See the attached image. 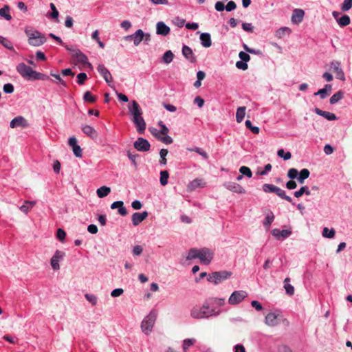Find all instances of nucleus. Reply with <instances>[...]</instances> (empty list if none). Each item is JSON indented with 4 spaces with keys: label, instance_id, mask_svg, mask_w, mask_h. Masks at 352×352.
Listing matches in <instances>:
<instances>
[{
    "label": "nucleus",
    "instance_id": "nucleus-1",
    "mask_svg": "<svg viewBox=\"0 0 352 352\" xmlns=\"http://www.w3.org/2000/svg\"><path fill=\"white\" fill-rule=\"evenodd\" d=\"M210 300H206L201 307H193L190 311V316L196 319L208 318L212 316H217L218 314L210 308Z\"/></svg>",
    "mask_w": 352,
    "mask_h": 352
},
{
    "label": "nucleus",
    "instance_id": "nucleus-2",
    "mask_svg": "<svg viewBox=\"0 0 352 352\" xmlns=\"http://www.w3.org/2000/svg\"><path fill=\"white\" fill-rule=\"evenodd\" d=\"M25 33L28 37V43L30 45L38 47L46 41L45 35L39 31L34 30L32 27H26L25 28Z\"/></svg>",
    "mask_w": 352,
    "mask_h": 352
},
{
    "label": "nucleus",
    "instance_id": "nucleus-3",
    "mask_svg": "<svg viewBox=\"0 0 352 352\" xmlns=\"http://www.w3.org/2000/svg\"><path fill=\"white\" fill-rule=\"evenodd\" d=\"M157 317V311L152 309L149 314L143 319L141 323V329L144 334L148 335L152 331Z\"/></svg>",
    "mask_w": 352,
    "mask_h": 352
},
{
    "label": "nucleus",
    "instance_id": "nucleus-4",
    "mask_svg": "<svg viewBox=\"0 0 352 352\" xmlns=\"http://www.w3.org/2000/svg\"><path fill=\"white\" fill-rule=\"evenodd\" d=\"M262 188L265 192L275 193L277 196H278L281 199H285V200L289 201V203H292V204H294V203H292V199L289 196H287L285 193V191L284 190L280 188L279 187H278L274 184H265L263 185Z\"/></svg>",
    "mask_w": 352,
    "mask_h": 352
},
{
    "label": "nucleus",
    "instance_id": "nucleus-5",
    "mask_svg": "<svg viewBox=\"0 0 352 352\" xmlns=\"http://www.w3.org/2000/svg\"><path fill=\"white\" fill-rule=\"evenodd\" d=\"M64 47L72 53V57L78 63L91 66V64L88 62L87 56L79 49L72 45H64Z\"/></svg>",
    "mask_w": 352,
    "mask_h": 352
},
{
    "label": "nucleus",
    "instance_id": "nucleus-6",
    "mask_svg": "<svg viewBox=\"0 0 352 352\" xmlns=\"http://www.w3.org/2000/svg\"><path fill=\"white\" fill-rule=\"evenodd\" d=\"M232 276V272L228 271L214 272L208 276V281L217 285L222 281L229 278Z\"/></svg>",
    "mask_w": 352,
    "mask_h": 352
},
{
    "label": "nucleus",
    "instance_id": "nucleus-7",
    "mask_svg": "<svg viewBox=\"0 0 352 352\" xmlns=\"http://www.w3.org/2000/svg\"><path fill=\"white\" fill-rule=\"evenodd\" d=\"M248 296V293L243 290L234 291L228 299V303L231 305L239 304Z\"/></svg>",
    "mask_w": 352,
    "mask_h": 352
},
{
    "label": "nucleus",
    "instance_id": "nucleus-8",
    "mask_svg": "<svg viewBox=\"0 0 352 352\" xmlns=\"http://www.w3.org/2000/svg\"><path fill=\"white\" fill-rule=\"evenodd\" d=\"M144 36L145 33L143 30L139 29L134 34L124 36V40L127 41H133L134 45L138 46L144 40Z\"/></svg>",
    "mask_w": 352,
    "mask_h": 352
},
{
    "label": "nucleus",
    "instance_id": "nucleus-9",
    "mask_svg": "<svg viewBox=\"0 0 352 352\" xmlns=\"http://www.w3.org/2000/svg\"><path fill=\"white\" fill-rule=\"evenodd\" d=\"M97 71L103 77L107 85L109 87H113V78L108 69L103 64H100L97 67Z\"/></svg>",
    "mask_w": 352,
    "mask_h": 352
},
{
    "label": "nucleus",
    "instance_id": "nucleus-10",
    "mask_svg": "<svg viewBox=\"0 0 352 352\" xmlns=\"http://www.w3.org/2000/svg\"><path fill=\"white\" fill-rule=\"evenodd\" d=\"M213 252L208 248H202L199 250V258L201 263L208 265L213 258Z\"/></svg>",
    "mask_w": 352,
    "mask_h": 352
},
{
    "label": "nucleus",
    "instance_id": "nucleus-11",
    "mask_svg": "<svg viewBox=\"0 0 352 352\" xmlns=\"http://www.w3.org/2000/svg\"><path fill=\"white\" fill-rule=\"evenodd\" d=\"M133 146L136 150L141 152L148 151L151 147L149 142L141 137L137 139V140L134 142Z\"/></svg>",
    "mask_w": 352,
    "mask_h": 352
},
{
    "label": "nucleus",
    "instance_id": "nucleus-12",
    "mask_svg": "<svg viewBox=\"0 0 352 352\" xmlns=\"http://www.w3.org/2000/svg\"><path fill=\"white\" fill-rule=\"evenodd\" d=\"M330 65L331 68L336 74V78L342 81L345 80L344 73L341 68L340 63L338 60H333L331 63Z\"/></svg>",
    "mask_w": 352,
    "mask_h": 352
},
{
    "label": "nucleus",
    "instance_id": "nucleus-13",
    "mask_svg": "<svg viewBox=\"0 0 352 352\" xmlns=\"http://www.w3.org/2000/svg\"><path fill=\"white\" fill-rule=\"evenodd\" d=\"M65 252L56 250L51 258L50 264L54 270L60 269L59 261L65 256Z\"/></svg>",
    "mask_w": 352,
    "mask_h": 352
},
{
    "label": "nucleus",
    "instance_id": "nucleus-14",
    "mask_svg": "<svg viewBox=\"0 0 352 352\" xmlns=\"http://www.w3.org/2000/svg\"><path fill=\"white\" fill-rule=\"evenodd\" d=\"M17 72L24 78L28 79L30 76L32 69L26 65L24 63H21L16 65Z\"/></svg>",
    "mask_w": 352,
    "mask_h": 352
},
{
    "label": "nucleus",
    "instance_id": "nucleus-15",
    "mask_svg": "<svg viewBox=\"0 0 352 352\" xmlns=\"http://www.w3.org/2000/svg\"><path fill=\"white\" fill-rule=\"evenodd\" d=\"M224 187L234 192H236L239 194H244L245 193V190L239 184L233 182H228L223 184Z\"/></svg>",
    "mask_w": 352,
    "mask_h": 352
},
{
    "label": "nucleus",
    "instance_id": "nucleus-16",
    "mask_svg": "<svg viewBox=\"0 0 352 352\" xmlns=\"http://www.w3.org/2000/svg\"><path fill=\"white\" fill-rule=\"evenodd\" d=\"M28 126V121L23 116H16L12 119L10 123L11 128L22 127L25 128Z\"/></svg>",
    "mask_w": 352,
    "mask_h": 352
},
{
    "label": "nucleus",
    "instance_id": "nucleus-17",
    "mask_svg": "<svg viewBox=\"0 0 352 352\" xmlns=\"http://www.w3.org/2000/svg\"><path fill=\"white\" fill-rule=\"evenodd\" d=\"M148 215L147 211H144L142 212H135L133 214L131 217L132 223L134 226H138L141 222H142Z\"/></svg>",
    "mask_w": 352,
    "mask_h": 352
},
{
    "label": "nucleus",
    "instance_id": "nucleus-18",
    "mask_svg": "<svg viewBox=\"0 0 352 352\" xmlns=\"http://www.w3.org/2000/svg\"><path fill=\"white\" fill-rule=\"evenodd\" d=\"M182 54L185 58L192 63H195L197 61L196 56L192 49L186 45H184L182 47Z\"/></svg>",
    "mask_w": 352,
    "mask_h": 352
},
{
    "label": "nucleus",
    "instance_id": "nucleus-19",
    "mask_svg": "<svg viewBox=\"0 0 352 352\" xmlns=\"http://www.w3.org/2000/svg\"><path fill=\"white\" fill-rule=\"evenodd\" d=\"M129 111L133 116V118L140 117L142 115V110L139 104L135 100H132L131 106L129 107Z\"/></svg>",
    "mask_w": 352,
    "mask_h": 352
},
{
    "label": "nucleus",
    "instance_id": "nucleus-20",
    "mask_svg": "<svg viewBox=\"0 0 352 352\" xmlns=\"http://www.w3.org/2000/svg\"><path fill=\"white\" fill-rule=\"evenodd\" d=\"M279 314H277L274 312H270L267 314L265 318V322L267 325L270 327H275L278 324V317Z\"/></svg>",
    "mask_w": 352,
    "mask_h": 352
},
{
    "label": "nucleus",
    "instance_id": "nucleus-21",
    "mask_svg": "<svg viewBox=\"0 0 352 352\" xmlns=\"http://www.w3.org/2000/svg\"><path fill=\"white\" fill-rule=\"evenodd\" d=\"M305 12L302 9L296 8L293 11L292 15V21L294 24H298L303 20Z\"/></svg>",
    "mask_w": 352,
    "mask_h": 352
},
{
    "label": "nucleus",
    "instance_id": "nucleus-22",
    "mask_svg": "<svg viewBox=\"0 0 352 352\" xmlns=\"http://www.w3.org/2000/svg\"><path fill=\"white\" fill-rule=\"evenodd\" d=\"M133 122L136 126L138 133L139 134L144 133L146 129V122L142 116L133 118Z\"/></svg>",
    "mask_w": 352,
    "mask_h": 352
},
{
    "label": "nucleus",
    "instance_id": "nucleus-23",
    "mask_svg": "<svg viewBox=\"0 0 352 352\" xmlns=\"http://www.w3.org/2000/svg\"><path fill=\"white\" fill-rule=\"evenodd\" d=\"M111 209L118 208V212L121 216H126L128 214V211L126 208L124 206V202L122 201H116L111 204Z\"/></svg>",
    "mask_w": 352,
    "mask_h": 352
},
{
    "label": "nucleus",
    "instance_id": "nucleus-24",
    "mask_svg": "<svg viewBox=\"0 0 352 352\" xmlns=\"http://www.w3.org/2000/svg\"><path fill=\"white\" fill-rule=\"evenodd\" d=\"M170 29L164 22L160 21L156 25V33L159 35L166 36L170 33Z\"/></svg>",
    "mask_w": 352,
    "mask_h": 352
},
{
    "label": "nucleus",
    "instance_id": "nucleus-25",
    "mask_svg": "<svg viewBox=\"0 0 352 352\" xmlns=\"http://www.w3.org/2000/svg\"><path fill=\"white\" fill-rule=\"evenodd\" d=\"M314 112L316 114L324 117V118H326L327 120H328L329 121L336 120L337 119L336 116L333 113L322 111V110L320 109L319 108H315Z\"/></svg>",
    "mask_w": 352,
    "mask_h": 352
},
{
    "label": "nucleus",
    "instance_id": "nucleus-26",
    "mask_svg": "<svg viewBox=\"0 0 352 352\" xmlns=\"http://www.w3.org/2000/svg\"><path fill=\"white\" fill-rule=\"evenodd\" d=\"M82 131L86 135L91 139H96L98 137L97 131L90 125L82 126Z\"/></svg>",
    "mask_w": 352,
    "mask_h": 352
},
{
    "label": "nucleus",
    "instance_id": "nucleus-27",
    "mask_svg": "<svg viewBox=\"0 0 352 352\" xmlns=\"http://www.w3.org/2000/svg\"><path fill=\"white\" fill-rule=\"evenodd\" d=\"M201 44L204 47H210L212 45L211 36L209 33L204 32L200 35Z\"/></svg>",
    "mask_w": 352,
    "mask_h": 352
},
{
    "label": "nucleus",
    "instance_id": "nucleus-28",
    "mask_svg": "<svg viewBox=\"0 0 352 352\" xmlns=\"http://www.w3.org/2000/svg\"><path fill=\"white\" fill-rule=\"evenodd\" d=\"M34 201H25L23 204L19 208L20 210L25 214H28L29 211L35 206Z\"/></svg>",
    "mask_w": 352,
    "mask_h": 352
},
{
    "label": "nucleus",
    "instance_id": "nucleus-29",
    "mask_svg": "<svg viewBox=\"0 0 352 352\" xmlns=\"http://www.w3.org/2000/svg\"><path fill=\"white\" fill-rule=\"evenodd\" d=\"M111 192V188L106 186H103L97 189L96 193L98 197L103 198L107 197Z\"/></svg>",
    "mask_w": 352,
    "mask_h": 352
},
{
    "label": "nucleus",
    "instance_id": "nucleus-30",
    "mask_svg": "<svg viewBox=\"0 0 352 352\" xmlns=\"http://www.w3.org/2000/svg\"><path fill=\"white\" fill-rule=\"evenodd\" d=\"M0 16L7 21L12 19V16L10 14V7L6 5L0 9Z\"/></svg>",
    "mask_w": 352,
    "mask_h": 352
},
{
    "label": "nucleus",
    "instance_id": "nucleus-31",
    "mask_svg": "<svg viewBox=\"0 0 352 352\" xmlns=\"http://www.w3.org/2000/svg\"><path fill=\"white\" fill-rule=\"evenodd\" d=\"M245 110H246L245 107H239L236 109V120L237 122L240 123L243 121V120L245 116Z\"/></svg>",
    "mask_w": 352,
    "mask_h": 352
},
{
    "label": "nucleus",
    "instance_id": "nucleus-32",
    "mask_svg": "<svg viewBox=\"0 0 352 352\" xmlns=\"http://www.w3.org/2000/svg\"><path fill=\"white\" fill-rule=\"evenodd\" d=\"M310 172L307 168H303L300 170L298 175L297 180L300 184H303L304 181L309 177Z\"/></svg>",
    "mask_w": 352,
    "mask_h": 352
},
{
    "label": "nucleus",
    "instance_id": "nucleus-33",
    "mask_svg": "<svg viewBox=\"0 0 352 352\" xmlns=\"http://www.w3.org/2000/svg\"><path fill=\"white\" fill-rule=\"evenodd\" d=\"M274 220V215L272 211H270L265 217L263 221V226L266 229H269L273 221Z\"/></svg>",
    "mask_w": 352,
    "mask_h": 352
},
{
    "label": "nucleus",
    "instance_id": "nucleus-34",
    "mask_svg": "<svg viewBox=\"0 0 352 352\" xmlns=\"http://www.w3.org/2000/svg\"><path fill=\"white\" fill-rule=\"evenodd\" d=\"M343 97L344 92L342 91H338L330 98L329 102L331 104H334L340 101Z\"/></svg>",
    "mask_w": 352,
    "mask_h": 352
},
{
    "label": "nucleus",
    "instance_id": "nucleus-35",
    "mask_svg": "<svg viewBox=\"0 0 352 352\" xmlns=\"http://www.w3.org/2000/svg\"><path fill=\"white\" fill-rule=\"evenodd\" d=\"M0 43L6 49L11 51H14L12 42L2 36H0Z\"/></svg>",
    "mask_w": 352,
    "mask_h": 352
},
{
    "label": "nucleus",
    "instance_id": "nucleus-36",
    "mask_svg": "<svg viewBox=\"0 0 352 352\" xmlns=\"http://www.w3.org/2000/svg\"><path fill=\"white\" fill-rule=\"evenodd\" d=\"M337 22L340 27H345L350 24L351 19L348 15L344 14L339 19H337Z\"/></svg>",
    "mask_w": 352,
    "mask_h": 352
},
{
    "label": "nucleus",
    "instance_id": "nucleus-37",
    "mask_svg": "<svg viewBox=\"0 0 352 352\" xmlns=\"http://www.w3.org/2000/svg\"><path fill=\"white\" fill-rule=\"evenodd\" d=\"M303 194L307 195H311V192L309 188L306 186H302L298 190L294 192V196L297 198L300 197Z\"/></svg>",
    "mask_w": 352,
    "mask_h": 352
},
{
    "label": "nucleus",
    "instance_id": "nucleus-38",
    "mask_svg": "<svg viewBox=\"0 0 352 352\" xmlns=\"http://www.w3.org/2000/svg\"><path fill=\"white\" fill-rule=\"evenodd\" d=\"M195 342L196 340L194 338H187L184 340L182 344L184 351L186 352L188 349L195 343Z\"/></svg>",
    "mask_w": 352,
    "mask_h": 352
},
{
    "label": "nucleus",
    "instance_id": "nucleus-39",
    "mask_svg": "<svg viewBox=\"0 0 352 352\" xmlns=\"http://www.w3.org/2000/svg\"><path fill=\"white\" fill-rule=\"evenodd\" d=\"M173 53L170 50H168L162 56V60L164 63L169 64L173 61Z\"/></svg>",
    "mask_w": 352,
    "mask_h": 352
},
{
    "label": "nucleus",
    "instance_id": "nucleus-40",
    "mask_svg": "<svg viewBox=\"0 0 352 352\" xmlns=\"http://www.w3.org/2000/svg\"><path fill=\"white\" fill-rule=\"evenodd\" d=\"M336 232L333 228L329 229L328 228L325 227L322 230V236L328 239H332L335 236Z\"/></svg>",
    "mask_w": 352,
    "mask_h": 352
},
{
    "label": "nucleus",
    "instance_id": "nucleus-41",
    "mask_svg": "<svg viewBox=\"0 0 352 352\" xmlns=\"http://www.w3.org/2000/svg\"><path fill=\"white\" fill-rule=\"evenodd\" d=\"M168 153V151L167 149L162 148L160 150V160L159 162L161 166H165L166 164L167 160H166V157Z\"/></svg>",
    "mask_w": 352,
    "mask_h": 352
},
{
    "label": "nucleus",
    "instance_id": "nucleus-42",
    "mask_svg": "<svg viewBox=\"0 0 352 352\" xmlns=\"http://www.w3.org/2000/svg\"><path fill=\"white\" fill-rule=\"evenodd\" d=\"M85 298L93 306L96 305L98 303V298L93 294H85Z\"/></svg>",
    "mask_w": 352,
    "mask_h": 352
},
{
    "label": "nucleus",
    "instance_id": "nucleus-43",
    "mask_svg": "<svg viewBox=\"0 0 352 352\" xmlns=\"http://www.w3.org/2000/svg\"><path fill=\"white\" fill-rule=\"evenodd\" d=\"M187 149L189 151H194V152L198 153L199 155L202 156L206 160L208 158V153L205 151H204L202 148H201L199 147L188 148Z\"/></svg>",
    "mask_w": 352,
    "mask_h": 352
},
{
    "label": "nucleus",
    "instance_id": "nucleus-44",
    "mask_svg": "<svg viewBox=\"0 0 352 352\" xmlns=\"http://www.w3.org/2000/svg\"><path fill=\"white\" fill-rule=\"evenodd\" d=\"M168 177H169V174L167 170H162L160 172V184H161V185L166 186L168 184Z\"/></svg>",
    "mask_w": 352,
    "mask_h": 352
},
{
    "label": "nucleus",
    "instance_id": "nucleus-45",
    "mask_svg": "<svg viewBox=\"0 0 352 352\" xmlns=\"http://www.w3.org/2000/svg\"><path fill=\"white\" fill-rule=\"evenodd\" d=\"M199 250H197L195 248H192L189 250L188 256H187V260H192L197 258H199Z\"/></svg>",
    "mask_w": 352,
    "mask_h": 352
},
{
    "label": "nucleus",
    "instance_id": "nucleus-46",
    "mask_svg": "<svg viewBox=\"0 0 352 352\" xmlns=\"http://www.w3.org/2000/svg\"><path fill=\"white\" fill-rule=\"evenodd\" d=\"M245 124L246 127L249 129L254 134L259 133L260 129L258 126H253L250 120H247L245 122Z\"/></svg>",
    "mask_w": 352,
    "mask_h": 352
},
{
    "label": "nucleus",
    "instance_id": "nucleus-47",
    "mask_svg": "<svg viewBox=\"0 0 352 352\" xmlns=\"http://www.w3.org/2000/svg\"><path fill=\"white\" fill-rule=\"evenodd\" d=\"M277 155L279 157L283 158L284 160H288L291 159L292 154L290 152H285L283 148H280L278 151Z\"/></svg>",
    "mask_w": 352,
    "mask_h": 352
},
{
    "label": "nucleus",
    "instance_id": "nucleus-48",
    "mask_svg": "<svg viewBox=\"0 0 352 352\" xmlns=\"http://www.w3.org/2000/svg\"><path fill=\"white\" fill-rule=\"evenodd\" d=\"M83 100L85 102H89L93 103V102H96V98L94 96H93L90 91H87L84 94Z\"/></svg>",
    "mask_w": 352,
    "mask_h": 352
},
{
    "label": "nucleus",
    "instance_id": "nucleus-49",
    "mask_svg": "<svg viewBox=\"0 0 352 352\" xmlns=\"http://www.w3.org/2000/svg\"><path fill=\"white\" fill-rule=\"evenodd\" d=\"M239 172L243 175H245V176L248 177V178H251L252 177V173L250 168L248 166H242L239 168Z\"/></svg>",
    "mask_w": 352,
    "mask_h": 352
},
{
    "label": "nucleus",
    "instance_id": "nucleus-50",
    "mask_svg": "<svg viewBox=\"0 0 352 352\" xmlns=\"http://www.w3.org/2000/svg\"><path fill=\"white\" fill-rule=\"evenodd\" d=\"M200 186H201V180L199 179H195L189 184L188 188L193 190Z\"/></svg>",
    "mask_w": 352,
    "mask_h": 352
},
{
    "label": "nucleus",
    "instance_id": "nucleus-51",
    "mask_svg": "<svg viewBox=\"0 0 352 352\" xmlns=\"http://www.w3.org/2000/svg\"><path fill=\"white\" fill-rule=\"evenodd\" d=\"M352 8V0H344L341 6V10L344 12L349 10Z\"/></svg>",
    "mask_w": 352,
    "mask_h": 352
},
{
    "label": "nucleus",
    "instance_id": "nucleus-52",
    "mask_svg": "<svg viewBox=\"0 0 352 352\" xmlns=\"http://www.w3.org/2000/svg\"><path fill=\"white\" fill-rule=\"evenodd\" d=\"M298 174L299 173L297 169L292 168L287 172V177L291 179H294L298 178Z\"/></svg>",
    "mask_w": 352,
    "mask_h": 352
},
{
    "label": "nucleus",
    "instance_id": "nucleus-53",
    "mask_svg": "<svg viewBox=\"0 0 352 352\" xmlns=\"http://www.w3.org/2000/svg\"><path fill=\"white\" fill-rule=\"evenodd\" d=\"M87 79V76L84 72H81L77 75V83L78 85H83Z\"/></svg>",
    "mask_w": 352,
    "mask_h": 352
},
{
    "label": "nucleus",
    "instance_id": "nucleus-54",
    "mask_svg": "<svg viewBox=\"0 0 352 352\" xmlns=\"http://www.w3.org/2000/svg\"><path fill=\"white\" fill-rule=\"evenodd\" d=\"M157 139L166 144H172L173 142V138L170 136L168 135L167 134L162 137L159 136Z\"/></svg>",
    "mask_w": 352,
    "mask_h": 352
},
{
    "label": "nucleus",
    "instance_id": "nucleus-55",
    "mask_svg": "<svg viewBox=\"0 0 352 352\" xmlns=\"http://www.w3.org/2000/svg\"><path fill=\"white\" fill-rule=\"evenodd\" d=\"M65 236H66V232H65V230H63L62 228H58L57 230V232H56L57 239L59 241L63 242L65 240Z\"/></svg>",
    "mask_w": 352,
    "mask_h": 352
},
{
    "label": "nucleus",
    "instance_id": "nucleus-56",
    "mask_svg": "<svg viewBox=\"0 0 352 352\" xmlns=\"http://www.w3.org/2000/svg\"><path fill=\"white\" fill-rule=\"evenodd\" d=\"M242 28L244 31L252 33L254 32V26L251 23H243Z\"/></svg>",
    "mask_w": 352,
    "mask_h": 352
},
{
    "label": "nucleus",
    "instance_id": "nucleus-57",
    "mask_svg": "<svg viewBox=\"0 0 352 352\" xmlns=\"http://www.w3.org/2000/svg\"><path fill=\"white\" fill-rule=\"evenodd\" d=\"M272 165L270 164H267L264 166V169L263 170H261V171L258 170L257 172V174L260 175H262V176L266 175L272 170Z\"/></svg>",
    "mask_w": 352,
    "mask_h": 352
},
{
    "label": "nucleus",
    "instance_id": "nucleus-58",
    "mask_svg": "<svg viewBox=\"0 0 352 352\" xmlns=\"http://www.w3.org/2000/svg\"><path fill=\"white\" fill-rule=\"evenodd\" d=\"M73 153L76 157H81L82 156V150L79 145H76L72 148Z\"/></svg>",
    "mask_w": 352,
    "mask_h": 352
},
{
    "label": "nucleus",
    "instance_id": "nucleus-59",
    "mask_svg": "<svg viewBox=\"0 0 352 352\" xmlns=\"http://www.w3.org/2000/svg\"><path fill=\"white\" fill-rule=\"evenodd\" d=\"M3 90L6 94H12L13 93L14 89L12 84L7 83L3 85Z\"/></svg>",
    "mask_w": 352,
    "mask_h": 352
},
{
    "label": "nucleus",
    "instance_id": "nucleus-60",
    "mask_svg": "<svg viewBox=\"0 0 352 352\" xmlns=\"http://www.w3.org/2000/svg\"><path fill=\"white\" fill-rule=\"evenodd\" d=\"M50 75L56 78V80H57L56 82L60 83L65 87H67L66 82L61 78L58 74H54L51 72Z\"/></svg>",
    "mask_w": 352,
    "mask_h": 352
},
{
    "label": "nucleus",
    "instance_id": "nucleus-61",
    "mask_svg": "<svg viewBox=\"0 0 352 352\" xmlns=\"http://www.w3.org/2000/svg\"><path fill=\"white\" fill-rule=\"evenodd\" d=\"M284 288L285 289V292L286 293L289 295V296H292L294 295V287L289 284V283H285V285H284Z\"/></svg>",
    "mask_w": 352,
    "mask_h": 352
},
{
    "label": "nucleus",
    "instance_id": "nucleus-62",
    "mask_svg": "<svg viewBox=\"0 0 352 352\" xmlns=\"http://www.w3.org/2000/svg\"><path fill=\"white\" fill-rule=\"evenodd\" d=\"M239 56L241 61L248 62L250 60V55L245 52H240L239 54Z\"/></svg>",
    "mask_w": 352,
    "mask_h": 352
},
{
    "label": "nucleus",
    "instance_id": "nucleus-63",
    "mask_svg": "<svg viewBox=\"0 0 352 352\" xmlns=\"http://www.w3.org/2000/svg\"><path fill=\"white\" fill-rule=\"evenodd\" d=\"M314 95L319 96L321 99H324L328 96V93L327 92V91L325 89H324L322 88V89H319L317 92H315L314 94Z\"/></svg>",
    "mask_w": 352,
    "mask_h": 352
},
{
    "label": "nucleus",
    "instance_id": "nucleus-64",
    "mask_svg": "<svg viewBox=\"0 0 352 352\" xmlns=\"http://www.w3.org/2000/svg\"><path fill=\"white\" fill-rule=\"evenodd\" d=\"M225 7H226V11L231 12L236 9V5L234 1H230L228 2L227 5L225 6Z\"/></svg>",
    "mask_w": 352,
    "mask_h": 352
}]
</instances>
